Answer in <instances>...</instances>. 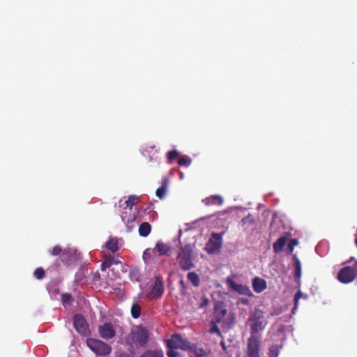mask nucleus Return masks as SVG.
I'll list each match as a JSON object with an SVG mask.
<instances>
[{"mask_svg":"<svg viewBox=\"0 0 357 357\" xmlns=\"http://www.w3.org/2000/svg\"><path fill=\"white\" fill-rule=\"evenodd\" d=\"M248 322L250 328V336L261 337L259 333L263 331L268 324L264 312L258 308L251 310L248 317Z\"/></svg>","mask_w":357,"mask_h":357,"instance_id":"obj_1","label":"nucleus"},{"mask_svg":"<svg viewBox=\"0 0 357 357\" xmlns=\"http://www.w3.org/2000/svg\"><path fill=\"white\" fill-rule=\"evenodd\" d=\"M149 333L148 330L139 325L134 326L130 333L126 337V342L130 347H144L149 340Z\"/></svg>","mask_w":357,"mask_h":357,"instance_id":"obj_2","label":"nucleus"},{"mask_svg":"<svg viewBox=\"0 0 357 357\" xmlns=\"http://www.w3.org/2000/svg\"><path fill=\"white\" fill-rule=\"evenodd\" d=\"M177 262L183 271H188L194 267L192 246L190 244L181 247L177 255Z\"/></svg>","mask_w":357,"mask_h":357,"instance_id":"obj_3","label":"nucleus"},{"mask_svg":"<svg viewBox=\"0 0 357 357\" xmlns=\"http://www.w3.org/2000/svg\"><path fill=\"white\" fill-rule=\"evenodd\" d=\"M139 201V197L135 195H130L125 202L126 204V211L121 215L122 221L128 227L132 228L134 226L135 221V216L131 215L132 208Z\"/></svg>","mask_w":357,"mask_h":357,"instance_id":"obj_4","label":"nucleus"},{"mask_svg":"<svg viewBox=\"0 0 357 357\" xmlns=\"http://www.w3.org/2000/svg\"><path fill=\"white\" fill-rule=\"evenodd\" d=\"M357 274V261L352 266H347L341 268L337 275L338 281L343 284H348L354 280Z\"/></svg>","mask_w":357,"mask_h":357,"instance_id":"obj_5","label":"nucleus"},{"mask_svg":"<svg viewBox=\"0 0 357 357\" xmlns=\"http://www.w3.org/2000/svg\"><path fill=\"white\" fill-rule=\"evenodd\" d=\"M87 346L97 356H105L110 354L112 348L107 343L96 339H88L86 340Z\"/></svg>","mask_w":357,"mask_h":357,"instance_id":"obj_6","label":"nucleus"},{"mask_svg":"<svg viewBox=\"0 0 357 357\" xmlns=\"http://www.w3.org/2000/svg\"><path fill=\"white\" fill-rule=\"evenodd\" d=\"M247 357H261L260 337H249L247 343Z\"/></svg>","mask_w":357,"mask_h":357,"instance_id":"obj_7","label":"nucleus"},{"mask_svg":"<svg viewBox=\"0 0 357 357\" xmlns=\"http://www.w3.org/2000/svg\"><path fill=\"white\" fill-rule=\"evenodd\" d=\"M166 342L169 349L188 350L190 348V343L178 334L173 335L171 338Z\"/></svg>","mask_w":357,"mask_h":357,"instance_id":"obj_8","label":"nucleus"},{"mask_svg":"<svg viewBox=\"0 0 357 357\" xmlns=\"http://www.w3.org/2000/svg\"><path fill=\"white\" fill-rule=\"evenodd\" d=\"M222 244V238L220 234L213 233L206 243L205 250L209 254L215 253L218 251Z\"/></svg>","mask_w":357,"mask_h":357,"instance_id":"obj_9","label":"nucleus"},{"mask_svg":"<svg viewBox=\"0 0 357 357\" xmlns=\"http://www.w3.org/2000/svg\"><path fill=\"white\" fill-rule=\"evenodd\" d=\"M73 324L76 331L82 335H87L89 330L85 319L80 314H75L73 318Z\"/></svg>","mask_w":357,"mask_h":357,"instance_id":"obj_10","label":"nucleus"},{"mask_svg":"<svg viewBox=\"0 0 357 357\" xmlns=\"http://www.w3.org/2000/svg\"><path fill=\"white\" fill-rule=\"evenodd\" d=\"M98 332L100 337L105 340H109L115 336L116 332L112 324L106 323L99 326Z\"/></svg>","mask_w":357,"mask_h":357,"instance_id":"obj_11","label":"nucleus"},{"mask_svg":"<svg viewBox=\"0 0 357 357\" xmlns=\"http://www.w3.org/2000/svg\"><path fill=\"white\" fill-rule=\"evenodd\" d=\"M164 293V284L162 279L159 277L155 278L154 284L152 288V291L149 294L151 298H158Z\"/></svg>","mask_w":357,"mask_h":357,"instance_id":"obj_12","label":"nucleus"},{"mask_svg":"<svg viewBox=\"0 0 357 357\" xmlns=\"http://www.w3.org/2000/svg\"><path fill=\"white\" fill-rule=\"evenodd\" d=\"M266 282L259 277H255L252 280V287L256 293H261L266 289Z\"/></svg>","mask_w":357,"mask_h":357,"instance_id":"obj_13","label":"nucleus"},{"mask_svg":"<svg viewBox=\"0 0 357 357\" xmlns=\"http://www.w3.org/2000/svg\"><path fill=\"white\" fill-rule=\"evenodd\" d=\"M227 283L230 289L237 292L239 294H244L245 292V287L241 284H237L231 278H227Z\"/></svg>","mask_w":357,"mask_h":357,"instance_id":"obj_14","label":"nucleus"},{"mask_svg":"<svg viewBox=\"0 0 357 357\" xmlns=\"http://www.w3.org/2000/svg\"><path fill=\"white\" fill-rule=\"evenodd\" d=\"M287 241V236H282L280 237L273 245V250L275 253L280 252Z\"/></svg>","mask_w":357,"mask_h":357,"instance_id":"obj_15","label":"nucleus"},{"mask_svg":"<svg viewBox=\"0 0 357 357\" xmlns=\"http://www.w3.org/2000/svg\"><path fill=\"white\" fill-rule=\"evenodd\" d=\"M206 205L218 204L221 206L223 204V199L220 195H212L209 197H206L203 200Z\"/></svg>","mask_w":357,"mask_h":357,"instance_id":"obj_16","label":"nucleus"},{"mask_svg":"<svg viewBox=\"0 0 357 357\" xmlns=\"http://www.w3.org/2000/svg\"><path fill=\"white\" fill-rule=\"evenodd\" d=\"M293 261L294 262V278L296 280H299L302 273L301 263L296 255L293 256Z\"/></svg>","mask_w":357,"mask_h":357,"instance_id":"obj_17","label":"nucleus"},{"mask_svg":"<svg viewBox=\"0 0 357 357\" xmlns=\"http://www.w3.org/2000/svg\"><path fill=\"white\" fill-rule=\"evenodd\" d=\"M151 226L147 222H142L139 227V234L141 236L146 237L151 232Z\"/></svg>","mask_w":357,"mask_h":357,"instance_id":"obj_18","label":"nucleus"},{"mask_svg":"<svg viewBox=\"0 0 357 357\" xmlns=\"http://www.w3.org/2000/svg\"><path fill=\"white\" fill-rule=\"evenodd\" d=\"M107 249L110 250L112 253L116 252L118 248V240L116 238H110L105 245Z\"/></svg>","mask_w":357,"mask_h":357,"instance_id":"obj_19","label":"nucleus"},{"mask_svg":"<svg viewBox=\"0 0 357 357\" xmlns=\"http://www.w3.org/2000/svg\"><path fill=\"white\" fill-rule=\"evenodd\" d=\"M155 249L159 252L160 255H167L170 251V247L162 242H158L156 244Z\"/></svg>","mask_w":357,"mask_h":357,"instance_id":"obj_20","label":"nucleus"},{"mask_svg":"<svg viewBox=\"0 0 357 357\" xmlns=\"http://www.w3.org/2000/svg\"><path fill=\"white\" fill-rule=\"evenodd\" d=\"M214 313L216 318V322H220L221 319L226 315L227 310L220 305H216Z\"/></svg>","mask_w":357,"mask_h":357,"instance_id":"obj_21","label":"nucleus"},{"mask_svg":"<svg viewBox=\"0 0 357 357\" xmlns=\"http://www.w3.org/2000/svg\"><path fill=\"white\" fill-rule=\"evenodd\" d=\"M140 357H164L162 350L146 351Z\"/></svg>","mask_w":357,"mask_h":357,"instance_id":"obj_22","label":"nucleus"},{"mask_svg":"<svg viewBox=\"0 0 357 357\" xmlns=\"http://www.w3.org/2000/svg\"><path fill=\"white\" fill-rule=\"evenodd\" d=\"M187 277L195 287H198L199 285L200 280L197 273L195 272H190L188 273Z\"/></svg>","mask_w":357,"mask_h":357,"instance_id":"obj_23","label":"nucleus"},{"mask_svg":"<svg viewBox=\"0 0 357 357\" xmlns=\"http://www.w3.org/2000/svg\"><path fill=\"white\" fill-rule=\"evenodd\" d=\"M129 278L130 280L138 282L140 278V273L137 268H132L130 271Z\"/></svg>","mask_w":357,"mask_h":357,"instance_id":"obj_24","label":"nucleus"},{"mask_svg":"<svg viewBox=\"0 0 357 357\" xmlns=\"http://www.w3.org/2000/svg\"><path fill=\"white\" fill-rule=\"evenodd\" d=\"M131 314L133 318L137 319L141 314V307L139 305L135 303L133 304L131 308Z\"/></svg>","mask_w":357,"mask_h":357,"instance_id":"obj_25","label":"nucleus"},{"mask_svg":"<svg viewBox=\"0 0 357 357\" xmlns=\"http://www.w3.org/2000/svg\"><path fill=\"white\" fill-rule=\"evenodd\" d=\"M192 162V160L187 155H183L179 158L178 164L180 166H189Z\"/></svg>","mask_w":357,"mask_h":357,"instance_id":"obj_26","label":"nucleus"},{"mask_svg":"<svg viewBox=\"0 0 357 357\" xmlns=\"http://www.w3.org/2000/svg\"><path fill=\"white\" fill-rule=\"evenodd\" d=\"M280 352V347L278 345H273L268 349L269 357H278Z\"/></svg>","mask_w":357,"mask_h":357,"instance_id":"obj_27","label":"nucleus"},{"mask_svg":"<svg viewBox=\"0 0 357 357\" xmlns=\"http://www.w3.org/2000/svg\"><path fill=\"white\" fill-rule=\"evenodd\" d=\"M166 191H167V187L165 185H164L163 186H161L160 188H158L156 190V192H155L156 196L158 197H159L160 199H162L166 194Z\"/></svg>","mask_w":357,"mask_h":357,"instance_id":"obj_28","label":"nucleus"},{"mask_svg":"<svg viewBox=\"0 0 357 357\" xmlns=\"http://www.w3.org/2000/svg\"><path fill=\"white\" fill-rule=\"evenodd\" d=\"M298 244V241L296 238H292L290 240V241L288 243V250L290 252H292L294 247L296 246Z\"/></svg>","mask_w":357,"mask_h":357,"instance_id":"obj_29","label":"nucleus"},{"mask_svg":"<svg viewBox=\"0 0 357 357\" xmlns=\"http://www.w3.org/2000/svg\"><path fill=\"white\" fill-rule=\"evenodd\" d=\"M178 155V152L176 150H172L167 153V158L169 162L175 159Z\"/></svg>","mask_w":357,"mask_h":357,"instance_id":"obj_30","label":"nucleus"},{"mask_svg":"<svg viewBox=\"0 0 357 357\" xmlns=\"http://www.w3.org/2000/svg\"><path fill=\"white\" fill-rule=\"evenodd\" d=\"M44 275H45V271L42 268H38L34 271V276L37 279H42L44 277Z\"/></svg>","mask_w":357,"mask_h":357,"instance_id":"obj_31","label":"nucleus"},{"mask_svg":"<svg viewBox=\"0 0 357 357\" xmlns=\"http://www.w3.org/2000/svg\"><path fill=\"white\" fill-rule=\"evenodd\" d=\"M209 332H210L211 333H217L218 335L221 336V332H220V331L219 328H218V326H217L215 324H214V323H213L212 326L211 327V328H210V330H209Z\"/></svg>","mask_w":357,"mask_h":357,"instance_id":"obj_32","label":"nucleus"},{"mask_svg":"<svg viewBox=\"0 0 357 357\" xmlns=\"http://www.w3.org/2000/svg\"><path fill=\"white\" fill-rule=\"evenodd\" d=\"M301 296H302V294H301V291H297L296 294H295L294 299V310H295L298 307V301L301 298Z\"/></svg>","mask_w":357,"mask_h":357,"instance_id":"obj_33","label":"nucleus"},{"mask_svg":"<svg viewBox=\"0 0 357 357\" xmlns=\"http://www.w3.org/2000/svg\"><path fill=\"white\" fill-rule=\"evenodd\" d=\"M176 349H169V350L167 351V356L169 357H180V354L178 352H177Z\"/></svg>","mask_w":357,"mask_h":357,"instance_id":"obj_34","label":"nucleus"},{"mask_svg":"<svg viewBox=\"0 0 357 357\" xmlns=\"http://www.w3.org/2000/svg\"><path fill=\"white\" fill-rule=\"evenodd\" d=\"M61 252V248L59 245L54 246L51 250V254L54 256L59 255Z\"/></svg>","mask_w":357,"mask_h":357,"instance_id":"obj_35","label":"nucleus"},{"mask_svg":"<svg viewBox=\"0 0 357 357\" xmlns=\"http://www.w3.org/2000/svg\"><path fill=\"white\" fill-rule=\"evenodd\" d=\"M112 265V263L110 262V261L107 260L102 263L101 264V270L102 271H105L107 268L111 266Z\"/></svg>","mask_w":357,"mask_h":357,"instance_id":"obj_36","label":"nucleus"},{"mask_svg":"<svg viewBox=\"0 0 357 357\" xmlns=\"http://www.w3.org/2000/svg\"><path fill=\"white\" fill-rule=\"evenodd\" d=\"M71 296L70 294H63L62 296V302L63 303H67L70 301Z\"/></svg>","mask_w":357,"mask_h":357,"instance_id":"obj_37","label":"nucleus"},{"mask_svg":"<svg viewBox=\"0 0 357 357\" xmlns=\"http://www.w3.org/2000/svg\"><path fill=\"white\" fill-rule=\"evenodd\" d=\"M116 357H132V356L130 354L122 353V354H120L119 355H118Z\"/></svg>","mask_w":357,"mask_h":357,"instance_id":"obj_38","label":"nucleus"},{"mask_svg":"<svg viewBox=\"0 0 357 357\" xmlns=\"http://www.w3.org/2000/svg\"><path fill=\"white\" fill-rule=\"evenodd\" d=\"M247 296H252L253 294L252 291L247 287V292H246Z\"/></svg>","mask_w":357,"mask_h":357,"instance_id":"obj_39","label":"nucleus"},{"mask_svg":"<svg viewBox=\"0 0 357 357\" xmlns=\"http://www.w3.org/2000/svg\"><path fill=\"white\" fill-rule=\"evenodd\" d=\"M109 261H110V262H112V264H118V261H116L114 258H112V259H109Z\"/></svg>","mask_w":357,"mask_h":357,"instance_id":"obj_40","label":"nucleus"},{"mask_svg":"<svg viewBox=\"0 0 357 357\" xmlns=\"http://www.w3.org/2000/svg\"><path fill=\"white\" fill-rule=\"evenodd\" d=\"M179 284L181 286L184 287V281L183 280H180Z\"/></svg>","mask_w":357,"mask_h":357,"instance_id":"obj_41","label":"nucleus"},{"mask_svg":"<svg viewBox=\"0 0 357 357\" xmlns=\"http://www.w3.org/2000/svg\"><path fill=\"white\" fill-rule=\"evenodd\" d=\"M252 220H253L252 218V219L250 218V214L247 215V221H252Z\"/></svg>","mask_w":357,"mask_h":357,"instance_id":"obj_42","label":"nucleus"},{"mask_svg":"<svg viewBox=\"0 0 357 357\" xmlns=\"http://www.w3.org/2000/svg\"><path fill=\"white\" fill-rule=\"evenodd\" d=\"M183 176H184L183 173V172H180V178H181V179H183Z\"/></svg>","mask_w":357,"mask_h":357,"instance_id":"obj_43","label":"nucleus"},{"mask_svg":"<svg viewBox=\"0 0 357 357\" xmlns=\"http://www.w3.org/2000/svg\"><path fill=\"white\" fill-rule=\"evenodd\" d=\"M241 301L242 303H245V302L243 298L241 299Z\"/></svg>","mask_w":357,"mask_h":357,"instance_id":"obj_44","label":"nucleus"}]
</instances>
